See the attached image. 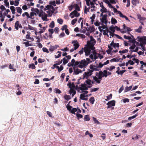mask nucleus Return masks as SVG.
<instances>
[{
	"label": "nucleus",
	"instance_id": "nucleus-1",
	"mask_svg": "<svg viewBox=\"0 0 146 146\" xmlns=\"http://www.w3.org/2000/svg\"><path fill=\"white\" fill-rule=\"evenodd\" d=\"M88 65V63L86 62V60L84 59L80 61V64L77 66L81 68H85Z\"/></svg>",
	"mask_w": 146,
	"mask_h": 146
},
{
	"label": "nucleus",
	"instance_id": "nucleus-2",
	"mask_svg": "<svg viewBox=\"0 0 146 146\" xmlns=\"http://www.w3.org/2000/svg\"><path fill=\"white\" fill-rule=\"evenodd\" d=\"M95 42L94 43L93 42H91L90 41H87V45H88V47L89 48L90 50H95V47L94 46V45L96 43Z\"/></svg>",
	"mask_w": 146,
	"mask_h": 146
},
{
	"label": "nucleus",
	"instance_id": "nucleus-3",
	"mask_svg": "<svg viewBox=\"0 0 146 146\" xmlns=\"http://www.w3.org/2000/svg\"><path fill=\"white\" fill-rule=\"evenodd\" d=\"M80 15L79 13H78V12L76 10L72 12L70 14V16H71V18H73L74 17H78Z\"/></svg>",
	"mask_w": 146,
	"mask_h": 146
},
{
	"label": "nucleus",
	"instance_id": "nucleus-4",
	"mask_svg": "<svg viewBox=\"0 0 146 146\" xmlns=\"http://www.w3.org/2000/svg\"><path fill=\"white\" fill-rule=\"evenodd\" d=\"M92 74V72L90 71L89 69L88 70V71L85 72L83 74V79L85 78L88 79L89 77L91 76Z\"/></svg>",
	"mask_w": 146,
	"mask_h": 146
},
{
	"label": "nucleus",
	"instance_id": "nucleus-5",
	"mask_svg": "<svg viewBox=\"0 0 146 146\" xmlns=\"http://www.w3.org/2000/svg\"><path fill=\"white\" fill-rule=\"evenodd\" d=\"M108 15L107 14H105L102 18L100 19L101 21L102 22V25H103L104 23L106 25L107 24L108 20L107 19Z\"/></svg>",
	"mask_w": 146,
	"mask_h": 146
},
{
	"label": "nucleus",
	"instance_id": "nucleus-6",
	"mask_svg": "<svg viewBox=\"0 0 146 146\" xmlns=\"http://www.w3.org/2000/svg\"><path fill=\"white\" fill-rule=\"evenodd\" d=\"M115 101L114 100H111L109 101L106 104L108 106L107 108L108 109L111 108L112 106H114L115 105Z\"/></svg>",
	"mask_w": 146,
	"mask_h": 146
},
{
	"label": "nucleus",
	"instance_id": "nucleus-7",
	"mask_svg": "<svg viewBox=\"0 0 146 146\" xmlns=\"http://www.w3.org/2000/svg\"><path fill=\"white\" fill-rule=\"evenodd\" d=\"M81 87H78V89L81 90L83 91L88 90V87L86 86V84H81Z\"/></svg>",
	"mask_w": 146,
	"mask_h": 146
},
{
	"label": "nucleus",
	"instance_id": "nucleus-8",
	"mask_svg": "<svg viewBox=\"0 0 146 146\" xmlns=\"http://www.w3.org/2000/svg\"><path fill=\"white\" fill-rule=\"evenodd\" d=\"M59 47V46L58 45H55L54 46L51 45L50 47L49 50L50 51L52 52L54 50H55Z\"/></svg>",
	"mask_w": 146,
	"mask_h": 146
},
{
	"label": "nucleus",
	"instance_id": "nucleus-9",
	"mask_svg": "<svg viewBox=\"0 0 146 146\" xmlns=\"http://www.w3.org/2000/svg\"><path fill=\"white\" fill-rule=\"evenodd\" d=\"M73 68L74 71L73 74L77 75L79 74L80 73H82V71L81 70L79 69L78 68L76 69L75 68V66L73 67Z\"/></svg>",
	"mask_w": 146,
	"mask_h": 146
},
{
	"label": "nucleus",
	"instance_id": "nucleus-10",
	"mask_svg": "<svg viewBox=\"0 0 146 146\" xmlns=\"http://www.w3.org/2000/svg\"><path fill=\"white\" fill-rule=\"evenodd\" d=\"M84 51L85 52V55L86 56H88L91 53V50L88 47L84 48Z\"/></svg>",
	"mask_w": 146,
	"mask_h": 146
},
{
	"label": "nucleus",
	"instance_id": "nucleus-11",
	"mask_svg": "<svg viewBox=\"0 0 146 146\" xmlns=\"http://www.w3.org/2000/svg\"><path fill=\"white\" fill-rule=\"evenodd\" d=\"M51 9H54L53 6L50 5H48L44 9V10L46 11V10H49Z\"/></svg>",
	"mask_w": 146,
	"mask_h": 146
},
{
	"label": "nucleus",
	"instance_id": "nucleus-12",
	"mask_svg": "<svg viewBox=\"0 0 146 146\" xmlns=\"http://www.w3.org/2000/svg\"><path fill=\"white\" fill-rule=\"evenodd\" d=\"M132 4L135 6L137 5V4L139 3V0H131Z\"/></svg>",
	"mask_w": 146,
	"mask_h": 146
},
{
	"label": "nucleus",
	"instance_id": "nucleus-13",
	"mask_svg": "<svg viewBox=\"0 0 146 146\" xmlns=\"http://www.w3.org/2000/svg\"><path fill=\"white\" fill-rule=\"evenodd\" d=\"M93 79L96 81V83L98 84H100V83L101 80H99L98 78L96 76H93Z\"/></svg>",
	"mask_w": 146,
	"mask_h": 146
},
{
	"label": "nucleus",
	"instance_id": "nucleus-14",
	"mask_svg": "<svg viewBox=\"0 0 146 146\" xmlns=\"http://www.w3.org/2000/svg\"><path fill=\"white\" fill-rule=\"evenodd\" d=\"M70 80L69 82V83L67 84V85L69 86V87L70 88H74L75 87V86L74 84V82H73L71 84L70 82Z\"/></svg>",
	"mask_w": 146,
	"mask_h": 146
},
{
	"label": "nucleus",
	"instance_id": "nucleus-15",
	"mask_svg": "<svg viewBox=\"0 0 146 146\" xmlns=\"http://www.w3.org/2000/svg\"><path fill=\"white\" fill-rule=\"evenodd\" d=\"M47 15L45 13H44V14L43 15L42 17V19L43 21H47Z\"/></svg>",
	"mask_w": 146,
	"mask_h": 146
},
{
	"label": "nucleus",
	"instance_id": "nucleus-16",
	"mask_svg": "<svg viewBox=\"0 0 146 146\" xmlns=\"http://www.w3.org/2000/svg\"><path fill=\"white\" fill-rule=\"evenodd\" d=\"M138 40L143 41V43L146 44V39L144 37L140 38Z\"/></svg>",
	"mask_w": 146,
	"mask_h": 146
},
{
	"label": "nucleus",
	"instance_id": "nucleus-17",
	"mask_svg": "<svg viewBox=\"0 0 146 146\" xmlns=\"http://www.w3.org/2000/svg\"><path fill=\"white\" fill-rule=\"evenodd\" d=\"M19 24V21H17L16 22L15 24V27L17 30H18V29Z\"/></svg>",
	"mask_w": 146,
	"mask_h": 146
},
{
	"label": "nucleus",
	"instance_id": "nucleus-18",
	"mask_svg": "<svg viewBox=\"0 0 146 146\" xmlns=\"http://www.w3.org/2000/svg\"><path fill=\"white\" fill-rule=\"evenodd\" d=\"M142 29V26L141 25L139 27V28L137 29H135V32L138 33H140L141 32V30Z\"/></svg>",
	"mask_w": 146,
	"mask_h": 146
},
{
	"label": "nucleus",
	"instance_id": "nucleus-19",
	"mask_svg": "<svg viewBox=\"0 0 146 146\" xmlns=\"http://www.w3.org/2000/svg\"><path fill=\"white\" fill-rule=\"evenodd\" d=\"M10 9L12 11V14H14L15 13V7L13 6H11L10 7Z\"/></svg>",
	"mask_w": 146,
	"mask_h": 146
},
{
	"label": "nucleus",
	"instance_id": "nucleus-20",
	"mask_svg": "<svg viewBox=\"0 0 146 146\" xmlns=\"http://www.w3.org/2000/svg\"><path fill=\"white\" fill-rule=\"evenodd\" d=\"M103 72L102 71L99 72V75L98 77L99 79L101 80L102 78L104 77L103 76Z\"/></svg>",
	"mask_w": 146,
	"mask_h": 146
},
{
	"label": "nucleus",
	"instance_id": "nucleus-21",
	"mask_svg": "<svg viewBox=\"0 0 146 146\" xmlns=\"http://www.w3.org/2000/svg\"><path fill=\"white\" fill-rule=\"evenodd\" d=\"M73 46H74V49L75 50L78 48L80 46V44L77 42V43L74 44Z\"/></svg>",
	"mask_w": 146,
	"mask_h": 146
},
{
	"label": "nucleus",
	"instance_id": "nucleus-22",
	"mask_svg": "<svg viewBox=\"0 0 146 146\" xmlns=\"http://www.w3.org/2000/svg\"><path fill=\"white\" fill-rule=\"evenodd\" d=\"M35 66L33 63L29 64V68H32V69H35Z\"/></svg>",
	"mask_w": 146,
	"mask_h": 146
},
{
	"label": "nucleus",
	"instance_id": "nucleus-23",
	"mask_svg": "<svg viewBox=\"0 0 146 146\" xmlns=\"http://www.w3.org/2000/svg\"><path fill=\"white\" fill-rule=\"evenodd\" d=\"M115 28L113 25H112L109 28V29L111 31L112 33H114L115 31Z\"/></svg>",
	"mask_w": 146,
	"mask_h": 146
},
{
	"label": "nucleus",
	"instance_id": "nucleus-24",
	"mask_svg": "<svg viewBox=\"0 0 146 146\" xmlns=\"http://www.w3.org/2000/svg\"><path fill=\"white\" fill-rule=\"evenodd\" d=\"M132 88V85L129 86V87H128L127 86L125 88V92H127L129 91Z\"/></svg>",
	"mask_w": 146,
	"mask_h": 146
},
{
	"label": "nucleus",
	"instance_id": "nucleus-25",
	"mask_svg": "<svg viewBox=\"0 0 146 146\" xmlns=\"http://www.w3.org/2000/svg\"><path fill=\"white\" fill-rule=\"evenodd\" d=\"M34 16V15L33 13V12H31L30 13V15H29V18L32 19H34L35 18Z\"/></svg>",
	"mask_w": 146,
	"mask_h": 146
},
{
	"label": "nucleus",
	"instance_id": "nucleus-26",
	"mask_svg": "<svg viewBox=\"0 0 146 146\" xmlns=\"http://www.w3.org/2000/svg\"><path fill=\"white\" fill-rule=\"evenodd\" d=\"M94 98L93 97H91L89 100L90 102L92 104H94Z\"/></svg>",
	"mask_w": 146,
	"mask_h": 146
},
{
	"label": "nucleus",
	"instance_id": "nucleus-27",
	"mask_svg": "<svg viewBox=\"0 0 146 146\" xmlns=\"http://www.w3.org/2000/svg\"><path fill=\"white\" fill-rule=\"evenodd\" d=\"M137 113H137L135 115H134L133 116L129 117L128 118V119L130 120L133 119L135 118L138 115Z\"/></svg>",
	"mask_w": 146,
	"mask_h": 146
},
{
	"label": "nucleus",
	"instance_id": "nucleus-28",
	"mask_svg": "<svg viewBox=\"0 0 146 146\" xmlns=\"http://www.w3.org/2000/svg\"><path fill=\"white\" fill-rule=\"evenodd\" d=\"M16 8L17 9V12L18 13H19L20 14H21L22 11V10L21 8L19 7H17Z\"/></svg>",
	"mask_w": 146,
	"mask_h": 146
},
{
	"label": "nucleus",
	"instance_id": "nucleus-29",
	"mask_svg": "<svg viewBox=\"0 0 146 146\" xmlns=\"http://www.w3.org/2000/svg\"><path fill=\"white\" fill-rule=\"evenodd\" d=\"M84 120L85 121H88L90 120V118L88 115H85L84 118Z\"/></svg>",
	"mask_w": 146,
	"mask_h": 146
},
{
	"label": "nucleus",
	"instance_id": "nucleus-30",
	"mask_svg": "<svg viewBox=\"0 0 146 146\" xmlns=\"http://www.w3.org/2000/svg\"><path fill=\"white\" fill-rule=\"evenodd\" d=\"M111 22L112 24L114 25L117 23V21L115 19L112 18L111 19Z\"/></svg>",
	"mask_w": 146,
	"mask_h": 146
},
{
	"label": "nucleus",
	"instance_id": "nucleus-31",
	"mask_svg": "<svg viewBox=\"0 0 146 146\" xmlns=\"http://www.w3.org/2000/svg\"><path fill=\"white\" fill-rule=\"evenodd\" d=\"M120 59V58H119V59H117L115 58H114L112 59H111V60H110V62H118L119 61V60Z\"/></svg>",
	"mask_w": 146,
	"mask_h": 146
},
{
	"label": "nucleus",
	"instance_id": "nucleus-32",
	"mask_svg": "<svg viewBox=\"0 0 146 146\" xmlns=\"http://www.w3.org/2000/svg\"><path fill=\"white\" fill-rule=\"evenodd\" d=\"M100 11L102 12V13H106L107 12V9L105 8L104 7L103 8H102V9H100Z\"/></svg>",
	"mask_w": 146,
	"mask_h": 146
},
{
	"label": "nucleus",
	"instance_id": "nucleus-33",
	"mask_svg": "<svg viewBox=\"0 0 146 146\" xmlns=\"http://www.w3.org/2000/svg\"><path fill=\"white\" fill-rule=\"evenodd\" d=\"M112 94H110L108 96L106 97L107 99H105V100L108 101L109 100L111 99L112 98Z\"/></svg>",
	"mask_w": 146,
	"mask_h": 146
},
{
	"label": "nucleus",
	"instance_id": "nucleus-34",
	"mask_svg": "<svg viewBox=\"0 0 146 146\" xmlns=\"http://www.w3.org/2000/svg\"><path fill=\"white\" fill-rule=\"evenodd\" d=\"M70 92L72 93V97H73L74 95L76 94V91L74 89H71L70 90Z\"/></svg>",
	"mask_w": 146,
	"mask_h": 146
},
{
	"label": "nucleus",
	"instance_id": "nucleus-35",
	"mask_svg": "<svg viewBox=\"0 0 146 146\" xmlns=\"http://www.w3.org/2000/svg\"><path fill=\"white\" fill-rule=\"evenodd\" d=\"M88 96V95H87L86 96H85L84 94H81L80 95V98L82 100H83V99H84L86 96L87 97Z\"/></svg>",
	"mask_w": 146,
	"mask_h": 146
},
{
	"label": "nucleus",
	"instance_id": "nucleus-36",
	"mask_svg": "<svg viewBox=\"0 0 146 146\" xmlns=\"http://www.w3.org/2000/svg\"><path fill=\"white\" fill-rule=\"evenodd\" d=\"M67 110L70 111H71V109L72 108V107L70 106L69 104H68L66 106Z\"/></svg>",
	"mask_w": 146,
	"mask_h": 146
},
{
	"label": "nucleus",
	"instance_id": "nucleus-37",
	"mask_svg": "<svg viewBox=\"0 0 146 146\" xmlns=\"http://www.w3.org/2000/svg\"><path fill=\"white\" fill-rule=\"evenodd\" d=\"M63 64L65 65L66 64V63H67L68 61L66 59L65 57H64L63 58Z\"/></svg>",
	"mask_w": 146,
	"mask_h": 146
},
{
	"label": "nucleus",
	"instance_id": "nucleus-38",
	"mask_svg": "<svg viewBox=\"0 0 146 146\" xmlns=\"http://www.w3.org/2000/svg\"><path fill=\"white\" fill-rule=\"evenodd\" d=\"M49 27L50 28H53L54 27V23L53 21H52L50 23Z\"/></svg>",
	"mask_w": 146,
	"mask_h": 146
},
{
	"label": "nucleus",
	"instance_id": "nucleus-39",
	"mask_svg": "<svg viewBox=\"0 0 146 146\" xmlns=\"http://www.w3.org/2000/svg\"><path fill=\"white\" fill-rule=\"evenodd\" d=\"M57 53H58V55H55V58H58L60 57L61 56V52L60 51H58Z\"/></svg>",
	"mask_w": 146,
	"mask_h": 146
},
{
	"label": "nucleus",
	"instance_id": "nucleus-40",
	"mask_svg": "<svg viewBox=\"0 0 146 146\" xmlns=\"http://www.w3.org/2000/svg\"><path fill=\"white\" fill-rule=\"evenodd\" d=\"M75 7L76 10L79 11L80 10V7L77 4H75Z\"/></svg>",
	"mask_w": 146,
	"mask_h": 146
},
{
	"label": "nucleus",
	"instance_id": "nucleus-41",
	"mask_svg": "<svg viewBox=\"0 0 146 146\" xmlns=\"http://www.w3.org/2000/svg\"><path fill=\"white\" fill-rule=\"evenodd\" d=\"M76 116L78 119H79L80 118H82L83 117V115L80 113L76 114Z\"/></svg>",
	"mask_w": 146,
	"mask_h": 146
},
{
	"label": "nucleus",
	"instance_id": "nucleus-42",
	"mask_svg": "<svg viewBox=\"0 0 146 146\" xmlns=\"http://www.w3.org/2000/svg\"><path fill=\"white\" fill-rule=\"evenodd\" d=\"M76 36L81 37L82 38H84L85 37V35L81 34H76Z\"/></svg>",
	"mask_w": 146,
	"mask_h": 146
},
{
	"label": "nucleus",
	"instance_id": "nucleus-43",
	"mask_svg": "<svg viewBox=\"0 0 146 146\" xmlns=\"http://www.w3.org/2000/svg\"><path fill=\"white\" fill-rule=\"evenodd\" d=\"M77 111L76 108H72V110H71L70 112L74 114Z\"/></svg>",
	"mask_w": 146,
	"mask_h": 146
},
{
	"label": "nucleus",
	"instance_id": "nucleus-44",
	"mask_svg": "<svg viewBox=\"0 0 146 146\" xmlns=\"http://www.w3.org/2000/svg\"><path fill=\"white\" fill-rule=\"evenodd\" d=\"M90 33L94 32L95 31V29L94 28V25H93L92 27H90Z\"/></svg>",
	"mask_w": 146,
	"mask_h": 146
},
{
	"label": "nucleus",
	"instance_id": "nucleus-45",
	"mask_svg": "<svg viewBox=\"0 0 146 146\" xmlns=\"http://www.w3.org/2000/svg\"><path fill=\"white\" fill-rule=\"evenodd\" d=\"M8 0H5L4 3L5 4V5L8 8L9 7V3L8 1Z\"/></svg>",
	"mask_w": 146,
	"mask_h": 146
},
{
	"label": "nucleus",
	"instance_id": "nucleus-46",
	"mask_svg": "<svg viewBox=\"0 0 146 146\" xmlns=\"http://www.w3.org/2000/svg\"><path fill=\"white\" fill-rule=\"evenodd\" d=\"M90 69H89V70L92 73V72L94 70L95 68L93 67V65H90Z\"/></svg>",
	"mask_w": 146,
	"mask_h": 146
},
{
	"label": "nucleus",
	"instance_id": "nucleus-47",
	"mask_svg": "<svg viewBox=\"0 0 146 146\" xmlns=\"http://www.w3.org/2000/svg\"><path fill=\"white\" fill-rule=\"evenodd\" d=\"M54 90V92L56 93L60 94L61 92V91L58 88H55Z\"/></svg>",
	"mask_w": 146,
	"mask_h": 146
},
{
	"label": "nucleus",
	"instance_id": "nucleus-48",
	"mask_svg": "<svg viewBox=\"0 0 146 146\" xmlns=\"http://www.w3.org/2000/svg\"><path fill=\"white\" fill-rule=\"evenodd\" d=\"M28 29L30 30H32L33 31L35 30V28H34L33 27L31 26L30 25H28Z\"/></svg>",
	"mask_w": 146,
	"mask_h": 146
},
{
	"label": "nucleus",
	"instance_id": "nucleus-49",
	"mask_svg": "<svg viewBox=\"0 0 146 146\" xmlns=\"http://www.w3.org/2000/svg\"><path fill=\"white\" fill-rule=\"evenodd\" d=\"M64 68L63 66L61 65L60 67H59V68H58V71L59 72H61Z\"/></svg>",
	"mask_w": 146,
	"mask_h": 146
},
{
	"label": "nucleus",
	"instance_id": "nucleus-50",
	"mask_svg": "<svg viewBox=\"0 0 146 146\" xmlns=\"http://www.w3.org/2000/svg\"><path fill=\"white\" fill-rule=\"evenodd\" d=\"M64 98L67 101L69 100L70 99V97L69 95H65L64 96Z\"/></svg>",
	"mask_w": 146,
	"mask_h": 146
},
{
	"label": "nucleus",
	"instance_id": "nucleus-51",
	"mask_svg": "<svg viewBox=\"0 0 146 146\" xmlns=\"http://www.w3.org/2000/svg\"><path fill=\"white\" fill-rule=\"evenodd\" d=\"M38 62L39 63H42L44 62L45 61V60L44 59H41L39 58L38 60Z\"/></svg>",
	"mask_w": 146,
	"mask_h": 146
},
{
	"label": "nucleus",
	"instance_id": "nucleus-52",
	"mask_svg": "<svg viewBox=\"0 0 146 146\" xmlns=\"http://www.w3.org/2000/svg\"><path fill=\"white\" fill-rule=\"evenodd\" d=\"M128 42H129L132 43L134 44L136 42V41L135 39L132 40V39H130L129 40Z\"/></svg>",
	"mask_w": 146,
	"mask_h": 146
},
{
	"label": "nucleus",
	"instance_id": "nucleus-53",
	"mask_svg": "<svg viewBox=\"0 0 146 146\" xmlns=\"http://www.w3.org/2000/svg\"><path fill=\"white\" fill-rule=\"evenodd\" d=\"M51 68L52 69H54L55 68H59V66H57L56 64H54L53 66L51 67Z\"/></svg>",
	"mask_w": 146,
	"mask_h": 146
},
{
	"label": "nucleus",
	"instance_id": "nucleus-54",
	"mask_svg": "<svg viewBox=\"0 0 146 146\" xmlns=\"http://www.w3.org/2000/svg\"><path fill=\"white\" fill-rule=\"evenodd\" d=\"M77 21V19H74L72 20L71 21V24L72 25H74L76 23V22Z\"/></svg>",
	"mask_w": 146,
	"mask_h": 146
},
{
	"label": "nucleus",
	"instance_id": "nucleus-55",
	"mask_svg": "<svg viewBox=\"0 0 146 146\" xmlns=\"http://www.w3.org/2000/svg\"><path fill=\"white\" fill-rule=\"evenodd\" d=\"M57 22L60 24L61 25L63 23V21L62 19H57Z\"/></svg>",
	"mask_w": 146,
	"mask_h": 146
},
{
	"label": "nucleus",
	"instance_id": "nucleus-56",
	"mask_svg": "<svg viewBox=\"0 0 146 146\" xmlns=\"http://www.w3.org/2000/svg\"><path fill=\"white\" fill-rule=\"evenodd\" d=\"M123 102L124 103L126 102H129V100L128 98H124L122 100Z\"/></svg>",
	"mask_w": 146,
	"mask_h": 146
},
{
	"label": "nucleus",
	"instance_id": "nucleus-57",
	"mask_svg": "<svg viewBox=\"0 0 146 146\" xmlns=\"http://www.w3.org/2000/svg\"><path fill=\"white\" fill-rule=\"evenodd\" d=\"M49 4L50 5H52L54 6H56L55 1H50L49 2Z\"/></svg>",
	"mask_w": 146,
	"mask_h": 146
},
{
	"label": "nucleus",
	"instance_id": "nucleus-58",
	"mask_svg": "<svg viewBox=\"0 0 146 146\" xmlns=\"http://www.w3.org/2000/svg\"><path fill=\"white\" fill-rule=\"evenodd\" d=\"M28 42H24L23 43V44H25V46L26 47H28L29 46H31V44H29V43L28 42V41H27Z\"/></svg>",
	"mask_w": 146,
	"mask_h": 146
},
{
	"label": "nucleus",
	"instance_id": "nucleus-59",
	"mask_svg": "<svg viewBox=\"0 0 146 146\" xmlns=\"http://www.w3.org/2000/svg\"><path fill=\"white\" fill-rule=\"evenodd\" d=\"M67 29V26L66 25H64L63 26H62L61 28V30L62 31L65 30V29Z\"/></svg>",
	"mask_w": 146,
	"mask_h": 146
},
{
	"label": "nucleus",
	"instance_id": "nucleus-60",
	"mask_svg": "<svg viewBox=\"0 0 146 146\" xmlns=\"http://www.w3.org/2000/svg\"><path fill=\"white\" fill-rule=\"evenodd\" d=\"M123 37L124 38L129 40L130 39H131V38L130 36H127L126 35H124L123 36Z\"/></svg>",
	"mask_w": 146,
	"mask_h": 146
},
{
	"label": "nucleus",
	"instance_id": "nucleus-61",
	"mask_svg": "<svg viewBox=\"0 0 146 146\" xmlns=\"http://www.w3.org/2000/svg\"><path fill=\"white\" fill-rule=\"evenodd\" d=\"M104 64H102L100 62L99 63V65H98L97 68H101L104 66Z\"/></svg>",
	"mask_w": 146,
	"mask_h": 146
},
{
	"label": "nucleus",
	"instance_id": "nucleus-62",
	"mask_svg": "<svg viewBox=\"0 0 146 146\" xmlns=\"http://www.w3.org/2000/svg\"><path fill=\"white\" fill-rule=\"evenodd\" d=\"M85 82H86L87 84L89 85L90 84V83H91V80L90 79H88L87 80L85 81Z\"/></svg>",
	"mask_w": 146,
	"mask_h": 146
},
{
	"label": "nucleus",
	"instance_id": "nucleus-63",
	"mask_svg": "<svg viewBox=\"0 0 146 146\" xmlns=\"http://www.w3.org/2000/svg\"><path fill=\"white\" fill-rule=\"evenodd\" d=\"M43 51L44 52H46L47 53H49V51L48 49L46 48H43L42 49Z\"/></svg>",
	"mask_w": 146,
	"mask_h": 146
},
{
	"label": "nucleus",
	"instance_id": "nucleus-64",
	"mask_svg": "<svg viewBox=\"0 0 146 146\" xmlns=\"http://www.w3.org/2000/svg\"><path fill=\"white\" fill-rule=\"evenodd\" d=\"M136 47V45L134 44H133L132 46H131L129 48L130 50L133 49V50L135 49Z\"/></svg>",
	"mask_w": 146,
	"mask_h": 146
}]
</instances>
